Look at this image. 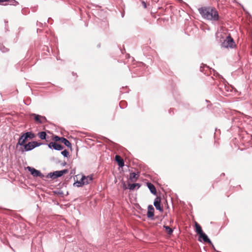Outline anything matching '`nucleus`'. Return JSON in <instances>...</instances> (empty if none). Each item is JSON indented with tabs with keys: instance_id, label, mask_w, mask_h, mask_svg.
Returning a JSON list of instances; mask_svg holds the SVG:
<instances>
[{
	"instance_id": "cd10ccee",
	"label": "nucleus",
	"mask_w": 252,
	"mask_h": 252,
	"mask_svg": "<svg viewBox=\"0 0 252 252\" xmlns=\"http://www.w3.org/2000/svg\"><path fill=\"white\" fill-rule=\"evenodd\" d=\"M156 209L159 210L161 211L163 209V206H155Z\"/></svg>"
},
{
	"instance_id": "a211bd4d",
	"label": "nucleus",
	"mask_w": 252,
	"mask_h": 252,
	"mask_svg": "<svg viewBox=\"0 0 252 252\" xmlns=\"http://www.w3.org/2000/svg\"><path fill=\"white\" fill-rule=\"evenodd\" d=\"M195 231L198 234L200 235V234L203 232L202 230L201 226L196 222H195Z\"/></svg>"
},
{
	"instance_id": "c9c22d12",
	"label": "nucleus",
	"mask_w": 252,
	"mask_h": 252,
	"mask_svg": "<svg viewBox=\"0 0 252 252\" xmlns=\"http://www.w3.org/2000/svg\"><path fill=\"white\" fill-rule=\"evenodd\" d=\"M224 175H225V174H224V173H222V174H221V175H222V176H224Z\"/></svg>"
},
{
	"instance_id": "1a4fd4ad",
	"label": "nucleus",
	"mask_w": 252,
	"mask_h": 252,
	"mask_svg": "<svg viewBox=\"0 0 252 252\" xmlns=\"http://www.w3.org/2000/svg\"><path fill=\"white\" fill-rule=\"evenodd\" d=\"M115 160L117 162L118 166L120 167H123L125 165V162L123 158L119 155L115 156Z\"/></svg>"
},
{
	"instance_id": "473e14b6",
	"label": "nucleus",
	"mask_w": 252,
	"mask_h": 252,
	"mask_svg": "<svg viewBox=\"0 0 252 252\" xmlns=\"http://www.w3.org/2000/svg\"><path fill=\"white\" fill-rule=\"evenodd\" d=\"M173 110V109L170 108L169 110V113L170 114L172 112V111Z\"/></svg>"
},
{
	"instance_id": "f8f14e48",
	"label": "nucleus",
	"mask_w": 252,
	"mask_h": 252,
	"mask_svg": "<svg viewBox=\"0 0 252 252\" xmlns=\"http://www.w3.org/2000/svg\"><path fill=\"white\" fill-rule=\"evenodd\" d=\"M147 185L151 192L154 195H156L157 191L155 186L150 182H148Z\"/></svg>"
},
{
	"instance_id": "c85d7f7f",
	"label": "nucleus",
	"mask_w": 252,
	"mask_h": 252,
	"mask_svg": "<svg viewBox=\"0 0 252 252\" xmlns=\"http://www.w3.org/2000/svg\"><path fill=\"white\" fill-rule=\"evenodd\" d=\"M41 120L44 122V123L47 122V119H46V117L44 116H41Z\"/></svg>"
},
{
	"instance_id": "2f4dec72",
	"label": "nucleus",
	"mask_w": 252,
	"mask_h": 252,
	"mask_svg": "<svg viewBox=\"0 0 252 252\" xmlns=\"http://www.w3.org/2000/svg\"><path fill=\"white\" fill-rule=\"evenodd\" d=\"M142 3H143V4L144 7L146 8V3H145V2L143 1Z\"/></svg>"
},
{
	"instance_id": "f03ea898",
	"label": "nucleus",
	"mask_w": 252,
	"mask_h": 252,
	"mask_svg": "<svg viewBox=\"0 0 252 252\" xmlns=\"http://www.w3.org/2000/svg\"><path fill=\"white\" fill-rule=\"evenodd\" d=\"M217 39L221 43V47L232 48L235 46L234 40L230 35L227 36L225 38L222 34H220L217 35Z\"/></svg>"
},
{
	"instance_id": "7c9ffc66",
	"label": "nucleus",
	"mask_w": 252,
	"mask_h": 252,
	"mask_svg": "<svg viewBox=\"0 0 252 252\" xmlns=\"http://www.w3.org/2000/svg\"><path fill=\"white\" fill-rule=\"evenodd\" d=\"M8 0H0V3L4 2H8Z\"/></svg>"
},
{
	"instance_id": "e433bc0d",
	"label": "nucleus",
	"mask_w": 252,
	"mask_h": 252,
	"mask_svg": "<svg viewBox=\"0 0 252 252\" xmlns=\"http://www.w3.org/2000/svg\"><path fill=\"white\" fill-rule=\"evenodd\" d=\"M122 103V102H121V103L120 104V106H121V103Z\"/></svg>"
},
{
	"instance_id": "20e7f679",
	"label": "nucleus",
	"mask_w": 252,
	"mask_h": 252,
	"mask_svg": "<svg viewBox=\"0 0 252 252\" xmlns=\"http://www.w3.org/2000/svg\"><path fill=\"white\" fill-rule=\"evenodd\" d=\"M43 143H39L35 141L29 142L27 144L25 143L24 144L21 146L23 147V148H21V151L22 153L30 151L32 150L35 148L39 147Z\"/></svg>"
},
{
	"instance_id": "39448f33",
	"label": "nucleus",
	"mask_w": 252,
	"mask_h": 252,
	"mask_svg": "<svg viewBox=\"0 0 252 252\" xmlns=\"http://www.w3.org/2000/svg\"><path fill=\"white\" fill-rule=\"evenodd\" d=\"M68 172V170L67 169H64L62 170L56 171L48 173L46 176H45V178H50L52 179H55L58 178L62 177L63 175L67 174Z\"/></svg>"
},
{
	"instance_id": "7ed1b4c3",
	"label": "nucleus",
	"mask_w": 252,
	"mask_h": 252,
	"mask_svg": "<svg viewBox=\"0 0 252 252\" xmlns=\"http://www.w3.org/2000/svg\"><path fill=\"white\" fill-rule=\"evenodd\" d=\"M35 136V134L32 131L22 133L16 145V147L18 148V146L23 145L28 140L33 139Z\"/></svg>"
},
{
	"instance_id": "f704fd0d",
	"label": "nucleus",
	"mask_w": 252,
	"mask_h": 252,
	"mask_svg": "<svg viewBox=\"0 0 252 252\" xmlns=\"http://www.w3.org/2000/svg\"><path fill=\"white\" fill-rule=\"evenodd\" d=\"M74 170H72L71 171L70 174H74Z\"/></svg>"
},
{
	"instance_id": "c756f323",
	"label": "nucleus",
	"mask_w": 252,
	"mask_h": 252,
	"mask_svg": "<svg viewBox=\"0 0 252 252\" xmlns=\"http://www.w3.org/2000/svg\"><path fill=\"white\" fill-rule=\"evenodd\" d=\"M212 70L214 72V75H219L220 76V75L218 74V73L216 72V71L214 69H212Z\"/></svg>"
},
{
	"instance_id": "4c0bfd02",
	"label": "nucleus",
	"mask_w": 252,
	"mask_h": 252,
	"mask_svg": "<svg viewBox=\"0 0 252 252\" xmlns=\"http://www.w3.org/2000/svg\"><path fill=\"white\" fill-rule=\"evenodd\" d=\"M134 205H138L139 204H134Z\"/></svg>"
},
{
	"instance_id": "a878e982",
	"label": "nucleus",
	"mask_w": 252,
	"mask_h": 252,
	"mask_svg": "<svg viewBox=\"0 0 252 252\" xmlns=\"http://www.w3.org/2000/svg\"><path fill=\"white\" fill-rule=\"evenodd\" d=\"M62 137H59V136H57V135H55L54 137H53V139L54 140L55 142H57V141H60L62 140Z\"/></svg>"
},
{
	"instance_id": "f257e3e1",
	"label": "nucleus",
	"mask_w": 252,
	"mask_h": 252,
	"mask_svg": "<svg viewBox=\"0 0 252 252\" xmlns=\"http://www.w3.org/2000/svg\"><path fill=\"white\" fill-rule=\"evenodd\" d=\"M198 11L204 19L211 21H218L220 16L217 9L212 6H202L198 8Z\"/></svg>"
},
{
	"instance_id": "4468645a",
	"label": "nucleus",
	"mask_w": 252,
	"mask_h": 252,
	"mask_svg": "<svg viewBox=\"0 0 252 252\" xmlns=\"http://www.w3.org/2000/svg\"><path fill=\"white\" fill-rule=\"evenodd\" d=\"M84 179H85V175H83L82 178L79 181H77L75 182L73 185L77 187H81L82 186L84 185Z\"/></svg>"
},
{
	"instance_id": "72a5a7b5",
	"label": "nucleus",
	"mask_w": 252,
	"mask_h": 252,
	"mask_svg": "<svg viewBox=\"0 0 252 252\" xmlns=\"http://www.w3.org/2000/svg\"><path fill=\"white\" fill-rule=\"evenodd\" d=\"M66 164V162H65V161H64V162L62 164V165L63 166H65Z\"/></svg>"
},
{
	"instance_id": "bb28decb",
	"label": "nucleus",
	"mask_w": 252,
	"mask_h": 252,
	"mask_svg": "<svg viewBox=\"0 0 252 252\" xmlns=\"http://www.w3.org/2000/svg\"><path fill=\"white\" fill-rule=\"evenodd\" d=\"M122 185H123V188L124 189L126 190V189H128V186L127 187L126 186L125 182H123Z\"/></svg>"
},
{
	"instance_id": "2eb2a0df",
	"label": "nucleus",
	"mask_w": 252,
	"mask_h": 252,
	"mask_svg": "<svg viewBox=\"0 0 252 252\" xmlns=\"http://www.w3.org/2000/svg\"><path fill=\"white\" fill-rule=\"evenodd\" d=\"M61 139V142L64 144L67 147L71 149V144L66 138L62 137V139Z\"/></svg>"
},
{
	"instance_id": "ddd939ff",
	"label": "nucleus",
	"mask_w": 252,
	"mask_h": 252,
	"mask_svg": "<svg viewBox=\"0 0 252 252\" xmlns=\"http://www.w3.org/2000/svg\"><path fill=\"white\" fill-rule=\"evenodd\" d=\"M141 187V184L139 183H133L132 184L128 183V189L130 190H133L135 189H138Z\"/></svg>"
},
{
	"instance_id": "412c9836",
	"label": "nucleus",
	"mask_w": 252,
	"mask_h": 252,
	"mask_svg": "<svg viewBox=\"0 0 252 252\" xmlns=\"http://www.w3.org/2000/svg\"><path fill=\"white\" fill-rule=\"evenodd\" d=\"M164 228L167 234L170 235L173 232V229L168 226L164 225Z\"/></svg>"
},
{
	"instance_id": "0eeeda50",
	"label": "nucleus",
	"mask_w": 252,
	"mask_h": 252,
	"mask_svg": "<svg viewBox=\"0 0 252 252\" xmlns=\"http://www.w3.org/2000/svg\"><path fill=\"white\" fill-rule=\"evenodd\" d=\"M48 146L50 149H54L57 151H61L63 150L64 147L56 142H51L48 144Z\"/></svg>"
},
{
	"instance_id": "6ab92c4d",
	"label": "nucleus",
	"mask_w": 252,
	"mask_h": 252,
	"mask_svg": "<svg viewBox=\"0 0 252 252\" xmlns=\"http://www.w3.org/2000/svg\"><path fill=\"white\" fill-rule=\"evenodd\" d=\"M37 135L41 140H46L47 136V135L45 131L39 132Z\"/></svg>"
},
{
	"instance_id": "423d86ee",
	"label": "nucleus",
	"mask_w": 252,
	"mask_h": 252,
	"mask_svg": "<svg viewBox=\"0 0 252 252\" xmlns=\"http://www.w3.org/2000/svg\"><path fill=\"white\" fill-rule=\"evenodd\" d=\"M27 170L30 172L31 175L34 177H40V178L43 179L44 177H45L40 171L35 169L33 167L31 166H28L27 167Z\"/></svg>"
},
{
	"instance_id": "6e6552de",
	"label": "nucleus",
	"mask_w": 252,
	"mask_h": 252,
	"mask_svg": "<svg viewBox=\"0 0 252 252\" xmlns=\"http://www.w3.org/2000/svg\"><path fill=\"white\" fill-rule=\"evenodd\" d=\"M139 172H131L129 174V180L131 182H136L139 177Z\"/></svg>"
},
{
	"instance_id": "dca6fc26",
	"label": "nucleus",
	"mask_w": 252,
	"mask_h": 252,
	"mask_svg": "<svg viewBox=\"0 0 252 252\" xmlns=\"http://www.w3.org/2000/svg\"><path fill=\"white\" fill-rule=\"evenodd\" d=\"M93 178L92 175L87 176H85L84 185H88L91 183L93 181Z\"/></svg>"
},
{
	"instance_id": "393cba45",
	"label": "nucleus",
	"mask_w": 252,
	"mask_h": 252,
	"mask_svg": "<svg viewBox=\"0 0 252 252\" xmlns=\"http://www.w3.org/2000/svg\"><path fill=\"white\" fill-rule=\"evenodd\" d=\"M61 154L64 157L66 158H67L69 155V152L67 150H64L61 152Z\"/></svg>"
},
{
	"instance_id": "5701e85b",
	"label": "nucleus",
	"mask_w": 252,
	"mask_h": 252,
	"mask_svg": "<svg viewBox=\"0 0 252 252\" xmlns=\"http://www.w3.org/2000/svg\"><path fill=\"white\" fill-rule=\"evenodd\" d=\"M9 4L11 5L16 6L19 4V2L16 0H8Z\"/></svg>"
},
{
	"instance_id": "9d476101",
	"label": "nucleus",
	"mask_w": 252,
	"mask_h": 252,
	"mask_svg": "<svg viewBox=\"0 0 252 252\" xmlns=\"http://www.w3.org/2000/svg\"><path fill=\"white\" fill-rule=\"evenodd\" d=\"M31 116L34 118V121L38 124H43L44 122L41 120V116L36 114L35 113H32L31 114Z\"/></svg>"
},
{
	"instance_id": "9b49d317",
	"label": "nucleus",
	"mask_w": 252,
	"mask_h": 252,
	"mask_svg": "<svg viewBox=\"0 0 252 252\" xmlns=\"http://www.w3.org/2000/svg\"><path fill=\"white\" fill-rule=\"evenodd\" d=\"M147 215L148 218L152 220L153 219V217L154 216V208L153 207V206H148V210Z\"/></svg>"
},
{
	"instance_id": "aec40b11",
	"label": "nucleus",
	"mask_w": 252,
	"mask_h": 252,
	"mask_svg": "<svg viewBox=\"0 0 252 252\" xmlns=\"http://www.w3.org/2000/svg\"><path fill=\"white\" fill-rule=\"evenodd\" d=\"M160 203H161L160 197L157 196L154 200L153 205H161Z\"/></svg>"
},
{
	"instance_id": "f3484780",
	"label": "nucleus",
	"mask_w": 252,
	"mask_h": 252,
	"mask_svg": "<svg viewBox=\"0 0 252 252\" xmlns=\"http://www.w3.org/2000/svg\"><path fill=\"white\" fill-rule=\"evenodd\" d=\"M199 237L200 238H202L204 242L208 243L209 244L211 243V241H210V240L208 238L207 236L204 232L202 233L199 235Z\"/></svg>"
},
{
	"instance_id": "4be33fe9",
	"label": "nucleus",
	"mask_w": 252,
	"mask_h": 252,
	"mask_svg": "<svg viewBox=\"0 0 252 252\" xmlns=\"http://www.w3.org/2000/svg\"><path fill=\"white\" fill-rule=\"evenodd\" d=\"M0 50L2 53H6L9 51V49L2 44H0Z\"/></svg>"
},
{
	"instance_id": "b1692460",
	"label": "nucleus",
	"mask_w": 252,
	"mask_h": 252,
	"mask_svg": "<svg viewBox=\"0 0 252 252\" xmlns=\"http://www.w3.org/2000/svg\"><path fill=\"white\" fill-rule=\"evenodd\" d=\"M205 68L211 69V68L207 65L204 64H202V65L200 66V71L202 72H204V71H205Z\"/></svg>"
}]
</instances>
